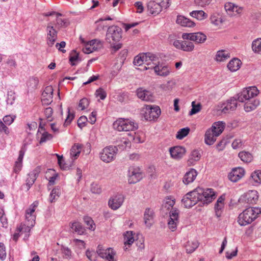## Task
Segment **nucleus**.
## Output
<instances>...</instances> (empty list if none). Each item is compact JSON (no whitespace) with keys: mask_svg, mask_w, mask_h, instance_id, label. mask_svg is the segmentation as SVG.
Instances as JSON below:
<instances>
[{"mask_svg":"<svg viewBox=\"0 0 261 261\" xmlns=\"http://www.w3.org/2000/svg\"><path fill=\"white\" fill-rule=\"evenodd\" d=\"M38 203L34 202L30 207L25 211V219L28 222V225L33 227L35 224L36 216L34 215L36 207L37 206Z\"/></svg>","mask_w":261,"mask_h":261,"instance_id":"18","label":"nucleus"},{"mask_svg":"<svg viewBox=\"0 0 261 261\" xmlns=\"http://www.w3.org/2000/svg\"><path fill=\"white\" fill-rule=\"evenodd\" d=\"M259 93V91L255 86L243 89L240 92L236 94L221 105L220 109L222 113L227 114L236 110L238 102H245L244 108L246 112H249L255 110L259 106L260 101L254 97Z\"/></svg>","mask_w":261,"mask_h":261,"instance_id":"1","label":"nucleus"},{"mask_svg":"<svg viewBox=\"0 0 261 261\" xmlns=\"http://www.w3.org/2000/svg\"><path fill=\"white\" fill-rule=\"evenodd\" d=\"M95 95L96 97H99L100 99L104 100L106 98L107 93L102 88H99L96 90Z\"/></svg>","mask_w":261,"mask_h":261,"instance_id":"53","label":"nucleus"},{"mask_svg":"<svg viewBox=\"0 0 261 261\" xmlns=\"http://www.w3.org/2000/svg\"><path fill=\"white\" fill-rule=\"evenodd\" d=\"M136 93L138 98L142 100L150 102L154 101V97L152 92L143 88H138L136 91Z\"/></svg>","mask_w":261,"mask_h":261,"instance_id":"17","label":"nucleus"},{"mask_svg":"<svg viewBox=\"0 0 261 261\" xmlns=\"http://www.w3.org/2000/svg\"><path fill=\"white\" fill-rule=\"evenodd\" d=\"M135 7L137 9V13H141L144 11V7L141 2H136L134 4Z\"/></svg>","mask_w":261,"mask_h":261,"instance_id":"62","label":"nucleus"},{"mask_svg":"<svg viewBox=\"0 0 261 261\" xmlns=\"http://www.w3.org/2000/svg\"><path fill=\"white\" fill-rule=\"evenodd\" d=\"M42 132V133L41 132L40 133L41 134V137L39 141V143L40 144L45 143L47 141L51 140L53 137L51 134H49L46 130Z\"/></svg>","mask_w":261,"mask_h":261,"instance_id":"44","label":"nucleus"},{"mask_svg":"<svg viewBox=\"0 0 261 261\" xmlns=\"http://www.w3.org/2000/svg\"><path fill=\"white\" fill-rule=\"evenodd\" d=\"M128 181L129 184H135L142 178V174L138 168L130 167L128 170Z\"/></svg>","mask_w":261,"mask_h":261,"instance_id":"12","label":"nucleus"},{"mask_svg":"<svg viewBox=\"0 0 261 261\" xmlns=\"http://www.w3.org/2000/svg\"><path fill=\"white\" fill-rule=\"evenodd\" d=\"M190 14L192 17L199 20H203L207 17V15L202 10L193 11Z\"/></svg>","mask_w":261,"mask_h":261,"instance_id":"37","label":"nucleus"},{"mask_svg":"<svg viewBox=\"0 0 261 261\" xmlns=\"http://www.w3.org/2000/svg\"><path fill=\"white\" fill-rule=\"evenodd\" d=\"M62 16L61 13H57L56 27L59 29L66 28L69 24V21L67 19L60 18V16Z\"/></svg>","mask_w":261,"mask_h":261,"instance_id":"29","label":"nucleus"},{"mask_svg":"<svg viewBox=\"0 0 261 261\" xmlns=\"http://www.w3.org/2000/svg\"><path fill=\"white\" fill-rule=\"evenodd\" d=\"M39 83V80L36 77H32L30 79L27 83L28 87L32 89H36Z\"/></svg>","mask_w":261,"mask_h":261,"instance_id":"49","label":"nucleus"},{"mask_svg":"<svg viewBox=\"0 0 261 261\" xmlns=\"http://www.w3.org/2000/svg\"><path fill=\"white\" fill-rule=\"evenodd\" d=\"M236 5L231 3H227L224 6L225 9L228 14H231V12H234Z\"/></svg>","mask_w":261,"mask_h":261,"instance_id":"56","label":"nucleus"},{"mask_svg":"<svg viewBox=\"0 0 261 261\" xmlns=\"http://www.w3.org/2000/svg\"><path fill=\"white\" fill-rule=\"evenodd\" d=\"M54 89L52 86H48L45 87L43 92H42L43 97H53Z\"/></svg>","mask_w":261,"mask_h":261,"instance_id":"51","label":"nucleus"},{"mask_svg":"<svg viewBox=\"0 0 261 261\" xmlns=\"http://www.w3.org/2000/svg\"><path fill=\"white\" fill-rule=\"evenodd\" d=\"M225 127V123L222 122H215L212 126L210 130H212L215 137L219 136L223 131Z\"/></svg>","mask_w":261,"mask_h":261,"instance_id":"28","label":"nucleus"},{"mask_svg":"<svg viewBox=\"0 0 261 261\" xmlns=\"http://www.w3.org/2000/svg\"><path fill=\"white\" fill-rule=\"evenodd\" d=\"M179 211L176 208H172L169 213V219L168 225L169 229L172 231H174L178 223Z\"/></svg>","mask_w":261,"mask_h":261,"instance_id":"15","label":"nucleus"},{"mask_svg":"<svg viewBox=\"0 0 261 261\" xmlns=\"http://www.w3.org/2000/svg\"><path fill=\"white\" fill-rule=\"evenodd\" d=\"M252 49L254 53H258L261 51V38L254 40L252 43Z\"/></svg>","mask_w":261,"mask_h":261,"instance_id":"41","label":"nucleus"},{"mask_svg":"<svg viewBox=\"0 0 261 261\" xmlns=\"http://www.w3.org/2000/svg\"><path fill=\"white\" fill-rule=\"evenodd\" d=\"M124 244L125 245H132L135 239L133 236V232L132 231H127L124 235Z\"/></svg>","mask_w":261,"mask_h":261,"instance_id":"47","label":"nucleus"},{"mask_svg":"<svg viewBox=\"0 0 261 261\" xmlns=\"http://www.w3.org/2000/svg\"><path fill=\"white\" fill-rule=\"evenodd\" d=\"M258 192L256 190H250L241 195L239 198L238 201L240 203L249 204H254L258 200Z\"/></svg>","mask_w":261,"mask_h":261,"instance_id":"8","label":"nucleus"},{"mask_svg":"<svg viewBox=\"0 0 261 261\" xmlns=\"http://www.w3.org/2000/svg\"><path fill=\"white\" fill-rule=\"evenodd\" d=\"M201 154L198 150H194L191 152L189 162L192 163V161H197L200 159Z\"/></svg>","mask_w":261,"mask_h":261,"instance_id":"50","label":"nucleus"},{"mask_svg":"<svg viewBox=\"0 0 261 261\" xmlns=\"http://www.w3.org/2000/svg\"><path fill=\"white\" fill-rule=\"evenodd\" d=\"M155 62L153 61L150 66L146 67L144 66L142 70H146L149 69H153L157 75L162 76H166L169 74L170 70L168 66L162 64H160L159 61Z\"/></svg>","mask_w":261,"mask_h":261,"instance_id":"7","label":"nucleus"},{"mask_svg":"<svg viewBox=\"0 0 261 261\" xmlns=\"http://www.w3.org/2000/svg\"><path fill=\"white\" fill-rule=\"evenodd\" d=\"M161 114V110L158 106H148L144 113L145 119L148 121L154 120Z\"/></svg>","mask_w":261,"mask_h":261,"instance_id":"10","label":"nucleus"},{"mask_svg":"<svg viewBox=\"0 0 261 261\" xmlns=\"http://www.w3.org/2000/svg\"><path fill=\"white\" fill-rule=\"evenodd\" d=\"M50 174L52 175V176L49 177L48 179V184L49 185H53L55 183V180H56L57 177L58 176V173H56L55 170L52 169H48L46 174Z\"/></svg>","mask_w":261,"mask_h":261,"instance_id":"42","label":"nucleus"},{"mask_svg":"<svg viewBox=\"0 0 261 261\" xmlns=\"http://www.w3.org/2000/svg\"><path fill=\"white\" fill-rule=\"evenodd\" d=\"M89 101L86 98H83L80 100L79 103V107L81 108L82 110L86 109L89 106Z\"/></svg>","mask_w":261,"mask_h":261,"instance_id":"55","label":"nucleus"},{"mask_svg":"<svg viewBox=\"0 0 261 261\" xmlns=\"http://www.w3.org/2000/svg\"><path fill=\"white\" fill-rule=\"evenodd\" d=\"M6 252L5 245L3 243H0V259L4 260L6 259Z\"/></svg>","mask_w":261,"mask_h":261,"instance_id":"58","label":"nucleus"},{"mask_svg":"<svg viewBox=\"0 0 261 261\" xmlns=\"http://www.w3.org/2000/svg\"><path fill=\"white\" fill-rule=\"evenodd\" d=\"M241 61L237 58H234L229 61L227 65L228 68L231 71H236L240 68Z\"/></svg>","mask_w":261,"mask_h":261,"instance_id":"32","label":"nucleus"},{"mask_svg":"<svg viewBox=\"0 0 261 261\" xmlns=\"http://www.w3.org/2000/svg\"><path fill=\"white\" fill-rule=\"evenodd\" d=\"M46 43L51 47L57 39L58 31L54 28L53 25L48 24L46 27Z\"/></svg>","mask_w":261,"mask_h":261,"instance_id":"14","label":"nucleus"},{"mask_svg":"<svg viewBox=\"0 0 261 261\" xmlns=\"http://www.w3.org/2000/svg\"><path fill=\"white\" fill-rule=\"evenodd\" d=\"M68 114L67 117L66 118V119L65 120V121L64 123V125H67L69 124L74 117L73 114H71L70 113L69 108H68Z\"/></svg>","mask_w":261,"mask_h":261,"instance_id":"64","label":"nucleus"},{"mask_svg":"<svg viewBox=\"0 0 261 261\" xmlns=\"http://www.w3.org/2000/svg\"><path fill=\"white\" fill-rule=\"evenodd\" d=\"M71 228L75 232L79 234H83L86 229L83 225L79 222H74L72 223Z\"/></svg>","mask_w":261,"mask_h":261,"instance_id":"33","label":"nucleus"},{"mask_svg":"<svg viewBox=\"0 0 261 261\" xmlns=\"http://www.w3.org/2000/svg\"><path fill=\"white\" fill-rule=\"evenodd\" d=\"M197 173L196 170L191 169L189 172H187L184 175L182 179L183 182L188 185L193 182L195 179Z\"/></svg>","mask_w":261,"mask_h":261,"instance_id":"27","label":"nucleus"},{"mask_svg":"<svg viewBox=\"0 0 261 261\" xmlns=\"http://www.w3.org/2000/svg\"><path fill=\"white\" fill-rule=\"evenodd\" d=\"M39 172L40 169L37 167L28 174V177L26 179L25 184L27 186V191H28L34 184Z\"/></svg>","mask_w":261,"mask_h":261,"instance_id":"20","label":"nucleus"},{"mask_svg":"<svg viewBox=\"0 0 261 261\" xmlns=\"http://www.w3.org/2000/svg\"><path fill=\"white\" fill-rule=\"evenodd\" d=\"M81 61L79 58V55L76 50H73L69 56V61L72 66L76 65L75 62Z\"/></svg>","mask_w":261,"mask_h":261,"instance_id":"40","label":"nucleus"},{"mask_svg":"<svg viewBox=\"0 0 261 261\" xmlns=\"http://www.w3.org/2000/svg\"><path fill=\"white\" fill-rule=\"evenodd\" d=\"M81 151V146L80 145H74L70 149V154L71 161L69 163L73 164V161L77 158Z\"/></svg>","mask_w":261,"mask_h":261,"instance_id":"30","label":"nucleus"},{"mask_svg":"<svg viewBox=\"0 0 261 261\" xmlns=\"http://www.w3.org/2000/svg\"><path fill=\"white\" fill-rule=\"evenodd\" d=\"M114 129L121 131H132L136 130L138 125L134 121L128 119L119 118L113 123Z\"/></svg>","mask_w":261,"mask_h":261,"instance_id":"5","label":"nucleus"},{"mask_svg":"<svg viewBox=\"0 0 261 261\" xmlns=\"http://www.w3.org/2000/svg\"><path fill=\"white\" fill-rule=\"evenodd\" d=\"M182 38L184 40H190L197 43H203L206 39V35L201 32L184 33Z\"/></svg>","mask_w":261,"mask_h":261,"instance_id":"11","label":"nucleus"},{"mask_svg":"<svg viewBox=\"0 0 261 261\" xmlns=\"http://www.w3.org/2000/svg\"><path fill=\"white\" fill-rule=\"evenodd\" d=\"M195 4L198 6L203 7L211 3V0H194Z\"/></svg>","mask_w":261,"mask_h":261,"instance_id":"60","label":"nucleus"},{"mask_svg":"<svg viewBox=\"0 0 261 261\" xmlns=\"http://www.w3.org/2000/svg\"><path fill=\"white\" fill-rule=\"evenodd\" d=\"M171 156L174 159H179L181 158L186 152L184 147L180 146H176L171 147L169 149Z\"/></svg>","mask_w":261,"mask_h":261,"instance_id":"21","label":"nucleus"},{"mask_svg":"<svg viewBox=\"0 0 261 261\" xmlns=\"http://www.w3.org/2000/svg\"><path fill=\"white\" fill-rule=\"evenodd\" d=\"M122 30L121 28L117 25H112L108 28L106 40L111 44L112 47L115 51L118 50L121 47V44L115 43L120 41L122 37Z\"/></svg>","mask_w":261,"mask_h":261,"instance_id":"3","label":"nucleus"},{"mask_svg":"<svg viewBox=\"0 0 261 261\" xmlns=\"http://www.w3.org/2000/svg\"><path fill=\"white\" fill-rule=\"evenodd\" d=\"M244 174L245 170L243 168H235L229 173L228 178L232 182H237L244 175Z\"/></svg>","mask_w":261,"mask_h":261,"instance_id":"19","label":"nucleus"},{"mask_svg":"<svg viewBox=\"0 0 261 261\" xmlns=\"http://www.w3.org/2000/svg\"><path fill=\"white\" fill-rule=\"evenodd\" d=\"M228 53H226L224 50H221L217 51L216 59L218 61H223L229 58Z\"/></svg>","mask_w":261,"mask_h":261,"instance_id":"46","label":"nucleus"},{"mask_svg":"<svg viewBox=\"0 0 261 261\" xmlns=\"http://www.w3.org/2000/svg\"><path fill=\"white\" fill-rule=\"evenodd\" d=\"M96 252L102 258H106L109 261H115L114 256L115 253L111 248L104 249L100 245H98Z\"/></svg>","mask_w":261,"mask_h":261,"instance_id":"16","label":"nucleus"},{"mask_svg":"<svg viewBox=\"0 0 261 261\" xmlns=\"http://www.w3.org/2000/svg\"><path fill=\"white\" fill-rule=\"evenodd\" d=\"M3 120L5 124L9 125L14 121V117L10 115H7L3 118Z\"/></svg>","mask_w":261,"mask_h":261,"instance_id":"61","label":"nucleus"},{"mask_svg":"<svg viewBox=\"0 0 261 261\" xmlns=\"http://www.w3.org/2000/svg\"><path fill=\"white\" fill-rule=\"evenodd\" d=\"M91 191L93 193L99 194L101 192L100 187L97 184H92Z\"/></svg>","mask_w":261,"mask_h":261,"instance_id":"63","label":"nucleus"},{"mask_svg":"<svg viewBox=\"0 0 261 261\" xmlns=\"http://www.w3.org/2000/svg\"><path fill=\"white\" fill-rule=\"evenodd\" d=\"M53 113V110L50 107H48L46 108L44 110V114L48 119V121H52L51 116Z\"/></svg>","mask_w":261,"mask_h":261,"instance_id":"59","label":"nucleus"},{"mask_svg":"<svg viewBox=\"0 0 261 261\" xmlns=\"http://www.w3.org/2000/svg\"><path fill=\"white\" fill-rule=\"evenodd\" d=\"M199 243L197 241L190 242L188 241L185 245V249L188 253L193 252L198 247Z\"/></svg>","mask_w":261,"mask_h":261,"instance_id":"35","label":"nucleus"},{"mask_svg":"<svg viewBox=\"0 0 261 261\" xmlns=\"http://www.w3.org/2000/svg\"><path fill=\"white\" fill-rule=\"evenodd\" d=\"M117 149L113 146H109L104 148L100 154V159L104 162L110 163L115 158Z\"/></svg>","mask_w":261,"mask_h":261,"instance_id":"9","label":"nucleus"},{"mask_svg":"<svg viewBox=\"0 0 261 261\" xmlns=\"http://www.w3.org/2000/svg\"><path fill=\"white\" fill-rule=\"evenodd\" d=\"M254 182L261 184V170L254 171L251 175Z\"/></svg>","mask_w":261,"mask_h":261,"instance_id":"48","label":"nucleus"},{"mask_svg":"<svg viewBox=\"0 0 261 261\" xmlns=\"http://www.w3.org/2000/svg\"><path fill=\"white\" fill-rule=\"evenodd\" d=\"M61 194L60 188L58 186L55 187L51 191L49 200L50 202H55L60 196Z\"/></svg>","mask_w":261,"mask_h":261,"instance_id":"34","label":"nucleus"},{"mask_svg":"<svg viewBox=\"0 0 261 261\" xmlns=\"http://www.w3.org/2000/svg\"><path fill=\"white\" fill-rule=\"evenodd\" d=\"M212 130L207 129L205 134L204 136V142L205 143L208 145H211L214 144V143L216 140V137L214 135V133H213Z\"/></svg>","mask_w":261,"mask_h":261,"instance_id":"31","label":"nucleus"},{"mask_svg":"<svg viewBox=\"0 0 261 261\" xmlns=\"http://www.w3.org/2000/svg\"><path fill=\"white\" fill-rule=\"evenodd\" d=\"M130 145V141L125 138H119L115 142V145L113 146L117 149V152L118 151H122L126 149L127 147H129Z\"/></svg>","mask_w":261,"mask_h":261,"instance_id":"23","label":"nucleus"},{"mask_svg":"<svg viewBox=\"0 0 261 261\" xmlns=\"http://www.w3.org/2000/svg\"><path fill=\"white\" fill-rule=\"evenodd\" d=\"M216 196L213 189L198 187L187 193L181 201L186 208H190L197 203H199V206H202L211 203L216 198Z\"/></svg>","mask_w":261,"mask_h":261,"instance_id":"2","label":"nucleus"},{"mask_svg":"<svg viewBox=\"0 0 261 261\" xmlns=\"http://www.w3.org/2000/svg\"><path fill=\"white\" fill-rule=\"evenodd\" d=\"M85 223L87 225V228L91 230H94L95 229V224L92 219L88 216H85L83 218Z\"/></svg>","mask_w":261,"mask_h":261,"instance_id":"39","label":"nucleus"},{"mask_svg":"<svg viewBox=\"0 0 261 261\" xmlns=\"http://www.w3.org/2000/svg\"><path fill=\"white\" fill-rule=\"evenodd\" d=\"M15 99V93L12 91H8L7 93V102L12 105Z\"/></svg>","mask_w":261,"mask_h":261,"instance_id":"54","label":"nucleus"},{"mask_svg":"<svg viewBox=\"0 0 261 261\" xmlns=\"http://www.w3.org/2000/svg\"><path fill=\"white\" fill-rule=\"evenodd\" d=\"M190 130V129L189 127H184L180 129L176 135V138L180 140L182 139L188 135Z\"/></svg>","mask_w":261,"mask_h":261,"instance_id":"43","label":"nucleus"},{"mask_svg":"<svg viewBox=\"0 0 261 261\" xmlns=\"http://www.w3.org/2000/svg\"><path fill=\"white\" fill-rule=\"evenodd\" d=\"M58 158V162L61 168L63 170H68L71 167V164L68 163L67 162H65L62 156L59 155L58 154H56Z\"/></svg>","mask_w":261,"mask_h":261,"instance_id":"36","label":"nucleus"},{"mask_svg":"<svg viewBox=\"0 0 261 261\" xmlns=\"http://www.w3.org/2000/svg\"><path fill=\"white\" fill-rule=\"evenodd\" d=\"M129 95L127 92H120L117 95V99L120 102H127L129 100Z\"/></svg>","mask_w":261,"mask_h":261,"instance_id":"45","label":"nucleus"},{"mask_svg":"<svg viewBox=\"0 0 261 261\" xmlns=\"http://www.w3.org/2000/svg\"><path fill=\"white\" fill-rule=\"evenodd\" d=\"M25 152V149L24 147H23L21 148L19 152V156L15 162V165L14 167V172L16 173H19V172L21 170L22 168V160Z\"/></svg>","mask_w":261,"mask_h":261,"instance_id":"24","label":"nucleus"},{"mask_svg":"<svg viewBox=\"0 0 261 261\" xmlns=\"http://www.w3.org/2000/svg\"><path fill=\"white\" fill-rule=\"evenodd\" d=\"M261 213V208L257 207H248L241 213L238 219L239 224L246 226L251 223Z\"/></svg>","mask_w":261,"mask_h":261,"instance_id":"4","label":"nucleus"},{"mask_svg":"<svg viewBox=\"0 0 261 261\" xmlns=\"http://www.w3.org/2000/svg\"><path fill=\"white\" fill-rule=\"evenodd\" d=\"M240 159L246 163H249L252 160V155L249 152L242 151L239 153Z\"/></svg>","mask_w":261,"mask_h":261,"instance_id":"38","label":"nucleus"},{"mask_svg":"<svg viewBox=\"0 0 261 261\" xmlns=\"http://www.w3.org/2000/svg\"><path fill=\"white\" fill-rule=\"evenodd\" d=\"M176 22L185 27H192L195 25V23L193 21L182 15L177 16Z\"/></svg>","mask_w":261,"mask_h":261,"instance_id":"26","label":"nucleus"},{"mask_svg":"<svg viewBox=\"0 0 261 261\" xmlns=\"http://www.w3.org/2000/svg\"><path fill=\"white\" fill-rule=\"evenodd\" d=\"M154 217V213L152 210L149 208H147L144 214V220L145 225L150 227L153 223Z\"/></svg>","mask_w":261,"mask_h":261,"instance_id":"25","label":"nucleus"},{"mask_svg":"<svg viewBox=\"0 0 261 261\" xmlns=\"http://www.w3.org/2000/svg\"><path fill=\"white\" fill-rule=\"evenodd\" d=\"M162 8V6L154 1L149 2L147 6V11L149 13L154 15L158 14L161 11Z\"/></svg>","mask_w":261,"mask_h":261,"instance_id":"22","label":"nucleus"},{"mask_svg":"<svg viewBox=\"0 0 261 261\" xmlns=\"http://www.w3.org/2000/svg\"><path fill=\"white\" fill-rule=\"evenodd\" d=\"M158 58L154 54L147 53L135 57L133 63L136 66H141L146 64V67L150 66L153 61H156Z\"/></svg>","mask_w":261,"mask_h":261,"instance_id":"6","label":"nucleus"},{"mask_svg":"<svg viewBox=\"0 0 261 261\" xmlns=\"http://www.w3.org/2000/svg\"><path fill=\"white\" fill-rule=\"evenodd\" d=\"M124 196L121 194H117L112 196L109 200L108 204L112 210H116L123 204Z\"/></svg>","mask_w":261,"mask_h":261,"instance_id":"13","label":"nucleus"},{"mask_svg":"<svg viewBox=\"0 0 261 261\" xmlns=\"http://www.w3.org/2000/svg\"><path fill=\"white\" fill-rule=\"evenodd\" d=\"M201 105L200 103L195 104V101H193L192 102V109L191 111L189 112L190 115H193L199 112L201 110Z\"/></svg>","mask_w":261,"mask_h":261,"instance_id":"52","label":"nucleus"},{"mask_svg":"<svg viewBox=\"0 0 261 261\" xmlns=\"http://www.w3.org/2000/svg\"><path fill=\"white\" fill-rule=\"evenodd\" d=\"M88 121L87 118L85 116H82L80 117V118L77 120V125L78 126L82 128L84 126L86 125V123Z\"/></svg>","mask_w":261,"mask_h":261,"instance_id":"57","label":"nucleus"}]
</instances>
